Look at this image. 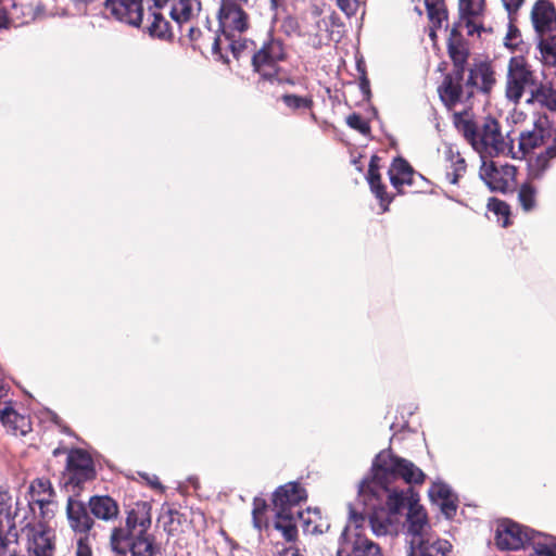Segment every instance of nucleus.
<instances>
[{
	"label": "nucleus",
	"instance_id": "f257e3e1",
	"mask_svg": "<svg viewBox=\"0 0 556 556\" xmlns=\"http://www.w3.org/2000/svg\"><path fill=\"white\" fill-rule=\"evenodd\" d=\"M397 479L408 485H418L425 482L426 475L413 462L384 450L375 457L371 476L359 483L357 503L370 509L369 526L377 536L395 530L397 515L404 509L407 497H410L408 488L397 490L391 486Z\"/></svg>",
	"mask_w": 556,
	"mask_h": 556
},
{
	"label": "nucleus",
	"instance_id": "f03ea898",
	"mask_svg": "<svg viewBox=\"0 0 556 556\" xmlns=\"http://www.w3.org/2000/svg\"><path fill=\"white\" fill-rule=\"evenodd\" d=\"M455 125L481 159L508 156L511 152L513 139L502 132L501 125L494 117L473 121L455 114Z\"/></svg>",
	"mask_w": 556,
	"mask_h": 556
},
{
	"label": "nucleus",
	"instance_id": "7ed1b4c3",
	"mask_svg": "<svg viewBox=\"0 0 556 556\" xmlns=\"http://www.w3.org/2000/svg\"><path fill=\"white\" fill-rule=\"evenodd\" d=\"M156 8L169 5L170 17L181 24L190 20L194 9L200 4L198 0H153ZM106 11L116 20L131 26H139L143 16L142 0H105Z\"/></svg>",
	"mask_w": 556,
	"mask_h": 556
},
{
	"label": "nucleus",
	"instance_id": "20e7f679",
	"mask_svg": "<svg viewBox=\"0 0 556 556\" xmlns=\"http://www.w3.org/2000/svg\"><path fill=\"white\" fill-rule=\"evenodd\" d=\"M370 509L357 502L349 505V522L341 533L339 556H384L380 545L358 531Z\"/></svg>",
	"mask_w": 556,
	"mask_h": 556
},
{
	"label": "nucleus",
	"instance_id": "39448f33",
	"mask_svg": "<svg viewBox=\"0 0 556 556\" xmlns=\"http://www.w3.org/2000/svg\"><path fill=\"white\" fill-rule=\"evenodd\" d=\"M286 58L287 51L282 40L269 36L257 45L252 55V66L262 79L271 84L281 83L279 63Z\"/></svg>",
	"mask_w": 556,
	"mask_h": 556
},
{
	"label": "nucleus",
	"instance_id": "423d86ee",
	"mask_svg": "<svg viewBox=\"0 0 556 556\" xmlns=\"http://www.w3.org/2000/svg\"><path fill=\"white\" fill-rule=\"evenodd\" d=\"M541 538H543L542 532L510 519L501 520L495 530V544L501 551H519L527 546L533 548L535 540Z\"/></svg>",
	"mask_w": 556,
	"mask_h": 556
},
{
	"label": "nucleus",
	"instance_id": "0eeeda50",
	"mask_svg": "<svg viewBox=\"0 0 556 556\" xmlns=\"http://www.w3.org/2000/svg\"><path fill=\"white\" fill-rule=\"evenodd\" d=\"M536 86L533 73L527 66L523 58H511L508 64L506 97L509 101L518 103L523 93L531 94Z\"/></svg>",
	"mask_w": 556,
	"mask_h": 556
},
{
	"label": "nucleus",
	"instance_id": "6e6552de",
	"mask_svg": "<svg viewBox=\"0 0 556 556\" xmlns=\"http://www.w3.org/2000/svg\"><path fill=\"white\" fill-rule=\"evenodd\" d=\"M410 497L405 501L407 508L405 528L406 533L409 536V547L416 543V541L422 540L424 536L432 533V527L429 522L428 515L424 506L419 504V496L413 490L408 489Z\"/></svg>",
	"mask_w": 556,
	"mask_h": 556
},
{
	"label": "nucleus",
	"instance_id": "1a4fd4ad",
	"mask_svg": "<svg viewBox=\"0 0 556 556\" xmlns=\"http://www.w3.org/2000/svg\"><path fill=\"white\" fill-rule=\"evenodd\" d=\"M482 164L479 170L481 179L492 191L507 192L515 185L517 168L514 165L501 164L498 162L481 159Z\"/></svg>",
	"mask_w": 556,
	"mask_h": 556
},
{
	"label": "nucleus",
	"instance_id": "9d476101",
	"mask_svg": "<svg viewBox=\"0 0 556 556\" xmlns=\"http://www.w3.org/2000/svg\"><path fill=\"white\" fill-rule=\"evenodd\" d=\"M93 463L88 453L83 450H72L67 455L66 471L63 480L66 488L72 486L73 492L86 481L94 478Z\"/></svg>",
	"mask_w": 556,
	"mask_h": 556
},
{
	"label": "nucleus",
	"instance_id": "9b49d317",
	"mask_svg": "<svg viewBox=\"0 0 556 556\" xmlns=\"http://www.w3.org/2000/svg\"><path fill=\"white\" fill-rule=\"evenodd\" d=\"M257 43L254 40L232 35H217L214 39L212 51L213 54L218 55L225 63H229L227 55L224 51L229 50L233 58L240 60L243 56H251L256 50Z\"/></svg>",
	"mask_w": 556,
	"mask_h": 556
},
{
	"label": "nucleus",
	"instance_id": "f8f14e48",
	"mask_svg": "<svg viewBox=\"0 0 556 556\" xmlns=\"http://www.w3.org/2000/svg\"><path fill=\"white\" fill-rule=\"evenodd\" d=\"M306 500L305 490L296 482H289L279 486L273 497L275 511L279 514H294L303 518V511L299 505Z\"/></svg>",
	"mask_w": 556,
	"mask_h": 556
},
{
	"label": "nucleus",
	"instance_id": "ddd939ff",
	"mask_svg": "<svg viewBox=\"0 0 556 556\" xmlns=\"http://www.w3.org/2000/svg\"><path fill=\"white\" fill-rule=\"evenodd\" d=\"M66 517L70 528L76 535H91L90 531L94 526V521L88 511L87 505L68 496L66 503Z\"/></svg>",
	"mask_w": 556,
	"mask_h": 556
},
{
	"label": "nucleus",
	"instance_id": "4468645a",
	"mask_svg": "<svg viewBox=\"0 0 556 556\" xmlns=\"http://www.w3.org/2000/svg\"><path fill=\"white\" fill-rule=\"evenodd\" d=\"M483 4L484 0H459V20L452 28V35H457L463 29H466L469 36L479 33L480 25L476 23L475 18L482 13Z\"/></svg>",
	"mask_w": 556,
	"mask_h": 556
},
{
	"label": "nucleus",
	"instance_id": "2eb2a0df",
	"mask_svg": "<svg viewBox=\"0 0 556 556\" xmlns=\"http://www.w3.org/2000/svg\"><path fill=\"white\" fill-rule=\"evenodd\" d=\"M547 136H549V132L544 129L542 124H535L532 130L520 132L517 149L514 147V141L511 142V152L508 153V156L515 160H522L535 148L546 144Z\"/></svg>",
	"mask_w": 556,
	"mask_h": 556
},
{
	"label": "nucleus",
	"instance_id": "dca6fc26",
	"mask_svg": "<svg viewBox=\"0 0 556 556\" xmlns=\"http://www.w3.org/2000/svg\"><path fill=\"white\" fill-rule=\"evenodd\" d=\"M532 26L540 36L556 29V9L548 0H536L530 12Z\"/></svg>",
	"mask_w": 556,
	"mask_h": 556
},
{
	"label": "nucleus",
	"instance_id": "f3484780",
	"mask_svg": "<svg viewBox=\"0 0 556 556\" xmlns=\"http://www.w3.org/2000/svg\"><path fill=\"white\" fill-rule=\"evenodd\" d=\"M27 551L33 556H53L54 535L42 525L33 526L27 531Z\"/></svg>",
	"mask_w": 556,
	"mask_h": 556
},
{
	"label": "nucleus",
	"instance_id": "a211bd4d",
	"mask_svg": "<svg viewBox=\"0 0 556 556\" xmlns=\"http://www.w3.org/2000/svg\"><path fill=\"white\" fill-rule=\"evenodd\" d=\"M219 35L242 34L248 28V15L240 5L222 4L219 10Z\"/></svg>",
	"mask_w": 556,
	"mask_h": 556
},
{
	"label": "nucleus",
	"instance_id": "6ab92c4d",
	"mask_svg": "<svg viewBox=\"0 0 556 556\" xmlns=\"http://www.w3.org/2000/svg\"><path fill=\"white\" fill-rule=\"evenodd\" d=\"M29 493L31 501L37 504L41 510L43 518H51L53 516L55 491L49 479L37 478L29 485Z\"/></svg>",
	"mask_w": 556,
	"mask_h": 556
},
{
	"label": "nucleus",
	"instance_id": "aec40b11",
	"mask_svg": "<svg viewBox=\"0 0 556 556\" xmlns=\"http://www.w3.org/2000/svg\"><path fill=\"white\" fill-rule=\"evenodd\" d=\"M432 503L440 507L441 513L451 519L457 510V497L450 485L442 481H434L428 490Z\"/></svg>",
	"mask_w": 556,
	"mask_h": 556
},
{
	"label": "nucleus",
	"instance_id": "412c9836",
	"mask_svg": "<svg viewBox=\"0 0 556 556\" xmlns=\"http://www.w3.org/2000/svg\"><path fill=\"white\" fill-rule=\"evenodd\" d=\"M452 545L448 541L440 539L434 532L416 541L409 547L408 556H448Z\"/></svg>",
	"mask_w": 556,
	"mask_h": 556
},
{
	"label": "nucleus",
	"instance_id": "4be33fe9",
	"mask_svg": "<svg viewBox=\"0 0 556 556\" xmlns=\"http://www.w3.org/2000/svg\"><path fill=\"white\" fill-rule=\"evenodd\" d=\"M17 501L12 494L0 486V532L12 534L15 530V519L18 516ZM16 535V533H13Z\"/></svg>",
	"mask_w": 556,
	"mask_h": 556
},
{
	"label": "nucleus",
	"instance_id": "5701e85b",
	"mask_svg": "<svg viewBox=\"0 0 556 556\" xmlns=\"http://www.w3.org/2000/svg\"><path fill=\"white\" fill-rule=\"evenodd\" d=\"M556 157V131L553 137L552 143L545 150L538 154L535 157L530 159L528 162V179L541 180L545 176L551 166V160Z\"/></svg>",
	"mask_w": 556,
	"mask_h": 556
},
{
	"label": "nucleus",
	"instance_id": "b1692460",
	"mask_svg": "<svg viewBox=\"0 0 556 556\" xmlns=\"http://www.w3.org/2000/svg\"><path fill=\"white\" fill-rule=\"evenodd\" d=\"M88 507L96 518L103 521H111L118 515V505L112 497L106 495L91 496Z\"/></svg>",
	"mask_w": 556,
	"mask_h": 556
},
{
	"label": "nucleus",
	"instance_id": "393cba45",
	"mask_svg": "<svg viewBox=\"0 0 556 556\" xmlns=\"http://www.w3.org/2000/svg\"><path fill=\"white\" fill-rule=\"evenodd\" d=\"M495 83L494 73L486 63H480L469 73L467 84L479 88L483 92H489Z\"/></svg>",
	"mask_w": 556,
	"mask_h": 556
},
{
	"label": "nucleus",
	"instance_id": "a878e982",
	"mask_svg": "<svg viewBox=\"0 0 556 556\" xmlns=\"http://www.w3.org/2000/svg\"><path fill=\"white\" fill-rule=\"evenodd\" d=\"M389 176L392 186L399 189L403 185H413L414 169L405 160L397 157L389 169Z\"/></svg>",
	"mask_w": 556,
	"mask_h": 556
},
{
	"label": "nucleus",
	"instance_id": "bb28decb",
	"mask_svg": "<svg viewBox=\"0 0 556 556\" xmlns=\"http://www.w3.org/2000/svg\"><path fill=\"white\" fill-rule=\"evenodd\" d=\"M367 180L370 186L371 192L380 201L382 212H387L392 199L387 194L384 186L381 184V177L378 170V166L375 164L374 160H371L369 164Z\"/></svg>",
	"mask_w": 556,
	"mask_h": 556
},
{
	"label": "nucleus",
	"instance_id": "cd10ccee",
	"mask_svg": "<svg viewBox=\"0 0 556 556\" xmlns=\"http://www.w3.org/2000/svg\"><path fill=\"white\" fill-rule=\"evenodd\" d=\"M528 103H538L551 111H556V88L549 85H536L532 88L531 94L527 99Z\"/></svg>",
	"mask_w": 556,
	"mask_h": 556
},
{
	"label": "nucleus",
	"instance_id": "c85d7f7f",
	"mask_svg": "<svg viewBox=\"0 0 556 556\" xmlns=\"http://www.w3.org/2000/svg\"><path fill=\"white\" fill-rule=\"evenodd\" d=\"M131 517L127 518V529L123 528H114L111 534V546L112 549L119 555H125L128 551L130 544L132 543V539L130 536L129 528L134 527Z\"/></svg>",
	"mask_w": 556,
	"mask_h": 556
},
{
	"label": "nucleus",
	"instance_id": "c756f323",
	"mask_svg": "<svg viewBox=\"0 0 556 556\" xmlns=\"http://www.w3.org/2000/svg\"><path fill=\"white\" fill-rule=\"evenodd\" d=\"M439 94L444 104L452 108L462 100L463 87L459 81H454L453 77L446 76L439 88Z\"/></svg>",
	"mask_w": 556,
	"mask_h": 556
},
{
	"label": "nucleus",
	"instance_id": "7c9ffc66",
	"mask_svg": "<svg viewBox=\"0 0 556 556\" xmlns=\"http://www.w3.org/2000/svg\"><path fill=\"white\" fill-rule=\"evenodd\" d=\"M275 513V528L281 532L287 541H294L298 535L296 521L300 519L299 516L294 514H279V511Z\"/></svg>",
	"mask_w": 556,
	"mask_h": 556
},
{
	"label": "nucleus",
	"instance_id": "2f4dec72",
	"mask_svg": "<svg viewBox=\"0 0 556 556\" xmlns=\"http://www.w3.org/2000/svg\"><path fill=\"white\" fill-rule=\"evenodd\" d=\"M143 532L144 529L140 531V535L132 541L128 548L132 556H153L159 551L153 541Z\"/></svg>",
	"mask_w": 556,
	"mask_h": 556
},
{
	"label": "nucleus",
	"instance_id": "473e14b6",
	"mask_svg": "<svg viewBox=\"0 0 556 556\" xmlns=\"http://www.w3.org/2000/svg\"><path fill=\"white\" fill-rule=\"evenodd\" d=\"M536 188L530 182H525L518 191V202L525 212H531L536 206Z\"/></svg>",
	"mask_w": 556,
	"mask_h": 556
},
{
	"label": "nucleus",
	"instance_id": "72a5a7b5",
	"mask_svg": "<svg viewBox=\"0 0 556 556\" xmlns=\"http://www.w3.org/2000/svg\"><path fill=\"white\" fill-rule=\"evenodd\" d=\"M153 21L148 27L149 34L152 37L165 39L169 36V24L160 13H152Z\"/></svg>",
	"mask_w": 556,
	"mask_h": 556
},
{
	"label": "nucleus",
	"instance_id": "f704fd0d",
	"mask_svg": "<svg viewBox=\"0 0 556 556\" xmlns=\"http://www.w3.org/2000/svg\"><path fill=\"white\" fill-rule=\"evenodd\" d=\"M539 49L545 63L556 66V35L542 38Z\"/></svg>",
	"mask_w": 556,
	"mask_h": 556
},
{
	"label": "nucleus",
	"instance_id": "c9c22d12",
	"mask_svg": "<svg viewBox=\"0 0 556 556\" xmlns=\"http://www.w3.org/2000/svg\"><path fill=\"white\" fill-rule=\"evenodd\" d=\"M0 420L8 426H11L14 429L20 427V421H24V417H22L11 405V401L9 400L0 407Z\"/></svg>",
	"mask_w": 556,
	"mask_h": 556
},
{
	"label": "nucleus",
	"instance_id": "e433bc0d",
	"mask_svg": "<svg viewBox=\"0 0 556 556\" xmlns=\"http://www.w3.org/2000/svg\"><path fill=\"white\" fill-rule=\"evenodd\" d=\"M281 100L285 105L292 111L311 109L313 106V99L308 97L286 93L281 97Z\"/></svg>",
	"mask_w": 556,
	"mask_h": 556
},
{
	"label": "nucleus",
	"instance_id": "4c0bfd02",
	"mask_svg": "<svg viewBox=\"0 0 556 556\" xmlns=\"http://www.w3.org/2000/svg\"><path fill=\"white\" fill-rule=\"evenodd\" d=\"M466 170L465 160L460 156H457L456 161L453 162L451 169L445 172V180L452 185H456L458 182L459 177Z\"/></svg>",
	"mask_w": 556,
	"mask_h": 556
},
{
	"label": "nucleus",
	"instance_id": "58836bf2",
	"mask_svg": "<svg viewBox=\"0 0 556 556\" xmlns=\"http://www.w3.org/2000/svg\"><path fill=\"white\" fill-rule=\"evenodd\" d=\"M536 556H556V545L548 544V538L543 533V538L536 539L533 545Z\"/></svg>",
	"mask_w": 556,
	"mask_h": 556
},
{
	"label": "nucleus",
	"instance_id": "ea45409f",
	"mask_svg": "<svg viewBox=\"0 0 556 556\" xmlns=\"http://www.w3.org/2000/svg\"><path fill=\"white\" fill-rule=\"evenodd\" d=\"M428 16L430 21L437 25L441 26L442 22L447 18V12L445 10L444 3H440L438 5H426Z\"/></svg>",
	"mask_w": 556,
	"mask_h": 556
},
{
	"label": "nucleus",
	"instance_id": "a19ab883",
	"mask_svg": "<svg viewBox=\"0 0 556 556\" xmlns=\"http://www.w3.org/2000/svg\"><path fill=\"white\" fill-rule=\"evenodd\" d=\"M488 207L496 215L505 217L503 222L504 227L508 225L509 206L505 202L497 199H491Z\"/></svg>",
	"mask_w": 556,
	"mask_h": 556
},
{
	"label": "nucleus",
	"instance_id": "79ce46f5",
	"mask_svg": "<svg viewBox=\"0 0 556 556\" xmlns=\"http://www.w3.org/2000/svg\"><path fill=\"white\" fill-rule=\"evenodd\" d=\"M346 124L363 135H367L370 131L368 123L356 113H353L346 117Z\"/></svg>",
	"mask_w": 556,
	"mask_h": 556
},
{
	"label": "nucleus",
	"instance_id": "37998d69",
	"mask_svg": "<svg viewBox=\"0 0 556 556\" xmlns=\"http://www.w3.org/2000/svg\"><path fill=\"white\" fill-rule=\"evenodd\" d=\"M513 22L514 21L509 20L508 30L504 38V45L509 49L516 48L519 45V42L521 41L520 33H519L518 28L513 25Z\"/></svg>",
	"mask_w": 556,
	"mask_h": 556
},
{
	"label": "nucleus",
	"instance_id": "c03bdc74",
	"mask_svg": "<svg viewBox=\"0 0 556 556\" xmlns=\"http://www.w3.org/2000/svg\"><path fill=\"white\" fill-rule=\"evenodd\" d=\"M90 536L91 535H78L76 556H92Z\"/></svg>",
	"mask_w": 556,
	"mask_h": 556
},
{
	"label": "nucleus",
	"instance_id": "a18cd8bd",
	"mask_svg": "<svg viewBox=\"0 0 556 556\" xmlns=\"http://www.w3.org/2000/svg\"><path fill=\"white\" fill-rule=\"evenodd\" d=\"M510 21L515 20V15L525 3V0H501Z\"/></svg>",
	"mask_w": 556,
	"mask_h": 556
},
{
	"label": "nucleus",
	"instance_id": "49530a36",
	"mask_svg": "<svg viewBox=\"0 0 556 556\" xmlns=\"http://www.w3.org/2000/svg\"><path fill=\"white\" fill-rule=\"evenodd\" d=\"M337 4L339 9L346 15H352L355 13V0H337Z\"/></svg>",
	"mask_w": 556,
	"mask_h": 556
},
{
	"label": "nucleus",
	"instance_id": "de8ad7c7",
	"mask_svg": "<svg viewBox=\"0 0 556 556\" xmlns=\"http://www.w3.org/2000/svg\"><path fill=\"white\" fill-rule=\"evenodd\" d=\"M448 52L455 64H460L465 62L466 55L462 51L456 49L454 46H448Z\"/></svg>",
	"mask_w": 556,
	"mask_h": 556
},
{
	"label": "nucleus",
	"instance_id": "09e8293b",
	"mask_svg": "<svg viewBox=\"0 0 556 556\" xmlns=\"http://www.w3.org/2000/svg\"><path fill=\"white\" fill-rule=\"evenodd\" d=\"M9 401V387L0 379V407Z\"/></svg>",
	"mask_w": 556,
	"mask_h": 556
},
{
	"label": "nucleus",
	"instance_id": "8fccbe9b",
	"mask_svg": "<svg viewBox=\"0 0 556 556\" xmlns=\"http://www.w3.org/2000/svg\"><path fill=\"white\" fill-rule=\"evenodd\" d=\"M281 5L280 0H269V9L271 12V20H276L277 17V10Z\"/></svg>",
	"mask_w": 556,
	"mask_h": 556
},
{
	"label": "nucleus",
	"instance_id": "3c124183",
	"mask_svg": "<svg viewBox=\"0 0 556 556\" xmlns=\"http://www.w3.org/2000/svg\"><path fill=\"white\" fill-rule=\"evenodd\" d=\"M304 523L306 525V531H311L312 533H323V530L319 529L318 526H315L313 529H309V521L304 520Z\"/></svg>",
	"mask_w": 556,
	"mask_h": 556
},
{
	"label": "nucleus",
	"instance_id": "603ef678",
	"mask_svg": "<svg viewBox=\"0 0 556 556\" xmlns=\"http://www.w3.org/2000/svg\"><path fill=\"white\" fill-rule=\"evenodd\" d=\"M247 1L248 0H223L222 4L240 5L241 2Z\"/></svg>",
	"mask_w": 556,
	"mask_h": 556
},
{
	"label": "nucleus",
	"instance_id": "864d4df0",
	"mask_svg": "<svg viewBox=\"0 0 556 556\" xmlns=\"http://www.w3.org/2000/svg\"><path fill=\"white\" fill-rule=\"evenodd\" d=\"M144 478L147 479V481L153 485V486H157L160 485L159 483V480H157V477L156 476H153L152 478H149L148 476H144Z\"/></svg>",
	"mask_w": 556,
	"mask_h": 556
},
{
	"label": "nucleus",
	"instance_id": "5fc2aeb1",
	"mask_svg": "<svg viewBox=\"0 0 556 556\" xmlns=\"http://www.w3.org/2000/svg\"><path fill=\"white\" fill-rule=\"evenodd\" d=\"M440 3H444V0H425L426 5H438Z\"/></svg>",
	"mask_w": 556,
	"mask_h": 556
},
{
	"label": "nucleus",
	"instance_id": "6e6d98bb",
	"mask_svg": "<svg viewBox=\"0 0 556 556\" xmlns=\"http://www.w3.org/2000/svg\"><path fill=\"white\" fill-rule=\"evenodd\" d=\"M72 2H74L76 5H86L90 2H92L93 0H71Z\"/></svg>",
	"mask_w": 556,
	"mask_h": 556
},
{
	"label": "nucleus",
	"instance_id": "4d7b16f0",
	"mask_svg": "<svg viewBox=\"0 0 556 556\" xmlns=\"http://www.w3.org/2000/svg\"><path fill=\"white\" fill-rule=\"evenodd\" d=\"M254 505H256V502L254 503ZM258 511H260L258 507L255 506L254 509H253V519H254L255 527H260L257 525V521H256V515H257Z\"/></svg>",
	"mask_w": 556,
	"mask_h": 556
},
{
	"label": "nucleus",
	"instance_id": "13d9d810",
	"mask_svg": "<svg viewBox=\"0 0 556 556\" xmlns=\"http://www.w3.org/2000/svg\"><path fill=\"white\" fill-rule=\"evenodd\" d=\"M60 453H61V450H60V448H55V450L53 451V455H54V456H58Z\"/></svg>",
	"mask_w": 556,
	"mask_h": 556
},
{
	"label": "nucleus",
	"instance_id": "bf43d9fd",
	"mask_svg": "<svg viewBox=\"0 0 556 556\" xmlns=\"http://www.w3.org/2000/svg\"><path fill=\"white\" fill-rule=\"evenodd\" d=\"M189 33H190V37L193 38L194 29L192 27L189 29Z\"/></svg>",
	"mask_w": 556,
	"mask_h": 556
},
{
	"label": "nucleus",
	"instance_id": "052dcab7",
	"mask_svg": "<svg viewBox=\"0 0 556 556\" xmlns=\"http://www.w3.org/2000/svg\"><path fill=\"white\" fill-rule=\"evenodd\" d=\"M3 24V15L0 13V27L2 26Z\"/></svg>",
	"mask_w": 556,
	"mask_h": 556
},
{
	"label": "nucleus",
	"instance_id": "680f3d73",
	"mask_svg": "<svg viewBox=\"0 0 556 556\" xmlns=\"http://www.w3.org/2000/svg\"><path fill=\"white\" fill-rule=\"evenodd\" d=\"M311 118L316 119V116L314 113H312Z\"/></svg>",
	"mask_w": 556,
	"mask_h": 556
},
{
	"label": "nucleus",
	"instance_id": "e2e57ef3",
	"mask_svg": "<svg viewBox=\"0 0 556 556\" xmlns=\"http://www.w3.org/2000/svg\"><path fill=\"white\" fill-rule=\"evenodd\" d=\"M10 556H20V555L15 554V553H12Z\"/></svg>",
	"mask_w": 556,
	"mask_h": 556
},
{
	"label": "nucleus",
	"instance_id": "0e129e2a",
	"mask_svg": "<svg viewBox=\"0 0 556 556\" xmlns=\"http://www.w3.org/2000/svg\"><path fill=\"white\" fill-rule=\"evenodd\" d=\"M337 556H339V551L337 552Z\"/></svg>",
	"mask_w": 556,
	"mask_h": 556
}]
</instances>
